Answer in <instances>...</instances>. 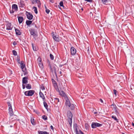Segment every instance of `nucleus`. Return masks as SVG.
<instances>
[{
	"instance_id": "obj_15",
	"label": "nucleus",
	"mask_w": 134,
	"mask_h": 134,
	"mask_svg": "<svg viewBox=\"0 0 134 134\" xmlns=\"http://www.w3.org/2000/svg\"><path fill=\"white\" fill-rule=\"evenodd\" d=\"M65 99V100H66V102H65V104L68 107L69 106H70V104H71L70 100L68 99V98L67 97Z\"/></svg>"
},
{
	"instance_id": "obj_7",
	"label": "nucleus",
	"mask_w": 134,
	"mask_h": 134,
	"mask_svg": "<svg viewBox=\"0 0 134 134\" xmlns=\"http://www.w3.org/2000/svg\"><path fill=\"white\" fill-rule=\"evenodd\" d=\"M26 13H27L26 16L27 18L29 20H31L33 17L32 15L30 13L27 12H26Z\"/></svg>"
},
{
	"instance_id": "obj_25",
	"label": "nucleus",
	"mask_w": 134,
	"mask_h": 134,
	"mask_svg": "<svg viewBox=\"0 0 134 134\" xmlns=\"http://www.w3.org/2000/svg\"><path fill=\"white\" fill-rule=\"evenodd\" d=\"M31 122L32 124L34 125H35L36 124V123L34 122V119L32 118H31Z\"/></svg>"
},
{
	"instance_id": "obj_22",
	"label": "nucleus",
	"mask_w": 134,
	"mask_h": 134,
	"mask_svg": "<svg viewBox=\"0 0 134 134\" xmlns=\"http://www.w3.org/2000/svg\"><path fill=\"white\" fill-rule=\"evenodd\" d=\"M54 102L55 103L57 104L58 102H59V99L57 98H54Z\"/></svg>"
},
{
	"instance_id": "obj_64",
	"label": "nucleus",
	"mask_w": 134,
	"mask_h": 134,
	"mask_svg": "<svg viewBox=\"0 0 134 134\" xmlns=\"http://www.w3.org/2000/svg\"><path fill=\"white\" fill-rule=\"evenodd\" d=\"M52 101H53V99H52Z\"/></svg>"
},
{
	"instance_id": "obj_10",
	"label": "nucleus",
	"mask_w": 134,
	"mask_h": 134,
	"mask_svg": "<svg viewBox=\"0 0 134 134\" xmlns=\"http://www.w3.org/2000/svg\"><path fill=\"white\" fill-rule=\"evenodd\" d=\"M14 28L15 32L16 34L17 35H20L21 34V32L18 29L16 28L15 27H14Z\"/></svg>"
},
{
	"instance_id": "obj_41",
	"label": "nucleus",
	"mask_w": 134,
	"mask_h": 134,
	"mask_svg": "<svg viewBox=\"0 0 134 134\" xmlns=\"http://www.w3.org/2000/svg\"><path fill=\"white\" fill-rule=\"evenodd\" d=\"M103 4H105L106 3L108 2L109 0H101Z\"/></svg>"
},
{
	"instance_id": "obj_29",
	"label": "nucleus",
	"mask_w": 134,
	"mask_h": 134,
	"mask_svg": "<svg viewBox=\"0 0 134 134\" xmlns=\"http://www.w3.org/2000/svg\"><path fill=\"white\" fill-rule=\"evenodd\" d=\"M31 44L34 51H36L37 50V49L36 47L34 46V44L33 43H32Z\"/></svg>"
},
{
	"instance_id": "obj_14",
	"label": "nucleus",
	"mask_w": 134,
	"mask_h": 134,
	"mask_svg": "<svg viewBox=\"0 0 134 134\" xmlns=\"http://www.w3.org/2000/svg\"><path fill=\"white\" fill-rule=\"evenodd\" d=\"M19 7L21 8L24 7L25 6V3L23 1H20L19 4Z\"/></svg>"
},
{
	"instance_id": "obj_62",
	"label": "nucleus",
	"mask_w": 134,
	"mask_h": 134,
	"mask_svg": "<svg viewBox=\"0 0 134 134\" xmlns=\"http://www.w3.org/2000/svg\"><path fill=\"white\" fill-rule=\"evenodd\" d=\"M81 10H82V11H83V8H81Z\"/></svg>"
},
{
	"instance_id": "obj_51",
	"label": "nucleus",
	"mask_w": 134,
	"mask_h": 134,
	"mask_svg": "<svg viewBox=\"0 0 134 134\" xmlns=\"http://www.w3.org/2000/svg\"><path fill=\"white\" fill-rule=\"evenodd\" d=\"M23 86V89H24L25 87V85L24 84H23L22 85Z\"/></svg>"
},
{
	"instance_id": "obj_37",
	"label": "nucleus",
	"mask_w": 134,
	"mask_h": 134,
	"mask_svg": "<svg viewBox=\"0 0 134 134\" xmlns=\"http://www.w3.org/2000/svg\"><path fill=\"white\" fill-rule=\"evenodd\" d=\"M12 53L14 55H16L17 54V52L15 50L12 51Z\"/></svg>"
},
{
	"instance_id": "obj_26",
	"label": "nucleus",
	"mask_w": 134,
	"mask_h": 134,
	"mask_svg": "<svg viewBox=\"0 0 134 134\" xmlns=\"http://www.w3.org/2000/svg\"><path fill=\"white\" fill-rule=\"evenodd\" d=\"M26 87L27 89H30L31 88V85L30 84H27L26 86Z\"/></svg>"
},
{
	"instance_id": "obj_17",
	"label": "nucleus",
	"mask_w": 134,
	"mask_h": 134,
	"mask_svg": "<svg viewBox=\"0 0 134 134\" xmlns=\"http://www.w3.org/2000/svg\"><path fill=\"white\" fill-rule=\"evenodd\" d=\"M19 23V24L21 23L24 20L23 16H18Z\"/></svg>"
},
{
	"instance_id": "obj_21",
	"label": "nucleus",
	"mask_w": 134,
	"mask_h": 134,
	"mask_svg": "<svg viewBox=\"0 0 134 134\" xmlns=\"http://www.w3.org/2000/svg\"><path fill=\"white\" fill-rule=\"evenodd\" d=\"M38 133L39 134H49V133L47 131H38Z\"/></svg>"
},
{
	"instance_id": "obj_1",
	"label": "nucleus",
	"mask_w": 134,
	"mask_h": 134,
	"mask_svg": "<svg viewBox=\"0 0 134 134\" xmlns=\"http://www.w3.org/2000/svg\"><path fill=\"white\" fill-rule=\"evenodd\" d=\"M29 30L31 35L33 37L35 40H36L38 36L37 32L36 31L35 29L32 28L30 29Z\"/></svg>"
},
{
	"instance_id": "obj_57",
	"label": "nucleus",
	"mask_w": 134,
	"mask_h": 134,
	"mask_svg": "<svg viewBox=\"0 0 134 134\" xmlns=\"http://www.w3.org/2000/svg\"><path fill=\"white\" fill-rule=\"evenodd\" d=\"M59 74H60V75H61V76H62V72H61V71H59Z\"/></svg>"
},
{
	"instance_id": "obj_28",
	"label": "nucleus",
	"mask_w": 134,
	"mask_h": 134,
	"mask_svg": "<svg viewBox=\"0 0 134 134\" xmlns=\"http://www.w3.org/2000/svg\"><path fill=\"white\" fill-rule=\"evenodd\" d=\"M52 80L53 84H54V86L55 87L56 86L57 87V82L55 81L53 79H52Z\"/></svg>"
},
{
	"instance_id": "obj_36",
	"label": "nucleus",
	"mask_w": 134,
	"mask_h": 134,
	"mask_svg": "<svg viewBox=\"0 0 134 134\" xmlns=\"http://www.w3.org/2000/svg\"><path fill=\"white\" fill-rule=\"evenodd\" d=\"M53 71H54L55 74V75L57 77V71L56 69V68L55 67H54L53 68Z\"/></svg>"
},
{
	"instance_id": "obj_47",
	"label": "nucleus",
	"mask_w": 134,
	"mask_h": 134,
	"mask_svg": "<svg viewBox=\"0 0 134 134\" xmlns=\"http://www.w3.org/2000/svg\"><path fill=\"white\" fill-rule=\"evenodd\" d=\"M7 104L8 105V106H9V107H10V106H12L11 105V104L9 102H7Z\"/></svg>"
},
{
	"instance_id": "obj_8",
	"label": "nucleus",
	"mask_w": 134,
	"mask_h": 134,
	"mask_svg": "<svg viewBox=\"0 0 134 134\" xmlns=\"http://www.w3.org/2000/svg\"><path fill=\"white\" fill-rule=\"evenodd\" d=\"M20 65L21 68L22 70L24 72H25V70H26L25 68V64H24L23 61H21L20 63Z\"/></svg>"
},
{
	"instance_id": "obj_33",
	"label": "nucleus",
	"mask_w": 134,
	"mask_h": 134,
	"mask_svg": "<svg viewBox=\"0 0 134 134\" xmlns=\"http://www.w3.org/2000/svg\"><path fill=\"white\" fill-rule=\"evenodd\" d=\"M33 9H34V11L35 13L36 14H37L38 12L37 7H33Z\"/></svg>"
},
{
	"instance_id": "obj_23",
	"label": "nucleus",
	"mask_w": 134,
	"mask_h": 134,
	"mask_svg": "<svg viewBox=\"0 0 134 134\" xmlns=\"http://www.w3.org/2000/svg\"><path fill=\"white\" fill-rule=\"evenodd\" d=\"M32 21H31V20H26V24L28 26L30 25L32 23Z\"/></svg>"
},
{
	"instance_id": "obj_53",
	"label": "nucleus",
	"mask_w": 134,
	"mask_h": 134,
	"mask_svg": "<svg viewBox=\"0 0 134 134\" xmlns=\"http://www.w3.org/2000/svg\"><path fill=\"white\" fill-rule=\"evenodd\" d=\"M48 66H49V67L52 66L50 64V63L49 62Z\"/></svg>"
},
{
	"instance_id": "obj_56",
	"label": "nucleus",
	"mask_w": 134,
	"mask_h": 134,
	"mask_svg": "<svg viewBox=\"0 0 134 134\" xmlns=\"http://www.w3.org/2000/svg\"><path fill=\"white\" fill-rule=\"evenodd\" d=\"M79 132H80V134L82 133H83L82 131H81L80 130H79Z\"/></svg>"
},
{
	"instance_id": "obj_42",
	"label": "nucleus",
	"mask_w": 134,
	"mask_h": 134,
	"mask_svg": "<svg viewBox=\"0 0 134 134\" xmlns=\"http://www.w3.org/2000/svg\"><path fill=\"white\" fill-rule=\"evenodd\" d=\"M59 4L60 5V6L61 7H64V5H63V1H61L60 2Z\"/></svg>"
},
{
	"instance_id": "obj_19",
	"label": "nucleus",
	"mask_w": 134,
	"mask_h": 134,
	"mask_svg": "<svg viewBox=\"0 0 134 134\" xmlns=\"http://www.w3.org/2000/svg\"><path fill=\"white\" fill-rule=\"evenodd\" d=\"M67 116L68 119L72 118V115L71 112L69 111L68 112Z\"/></svg>"
},
{
	"instance_id": "obj_6",
	"label": "nucleus",
	"mask_w": 134,
	"mask_h": 134,
	"mask_svg": "<svg viewBox=\"0 0 134 134\" xmlns=\"http://www.w3.org/2000/svg\"><path fill=\"white\" fill-rule=\"evenodd\" d=\"M71 53L72 55H74L76 53V50L73 47H72L70 49Z\"/></svg>"
},
{
	"instance_id": "obj_54",
	"label": "nucleus",
	"mask_w": 134,
	"mask_h": 134,
	"mask_svg": "<svg viewBox=\"0 0 134 134\" xmlns=\"http://www.w3.org/2000/svg\"><path fill=\"white\" fill-rule=\"evenodd\" d=\"M50 127L51 128V129L53 130L54 129V128H53V126L52 125H51V126H50Z\"/></svg>"
},
{
	"instance_id": "obj_27",
	"label": "nucleus",
	"mask_w": 134,
	"mask_h": 134,
	"mask_svg": "<svg viewBox=\"0 0 134 134\" xmlns=\"http://www.w3.org/2000/svg\"><path fill=\"white\" fill-rule=\"evenodd\" d=\"M69 107L70 108L71 110H73L75 108V106L73 104H70V106H69Z\"/></svg>"
},
{
	"instance_id": "obj_34",
	"label": "nucleus",
	"mask_w": 134,
	"mask_h": 134,
	"mask_svg": "<svg viewBox=\"0 0 134 134\" xmlns=\"http://www.w3.org/2000/svg\"><path fill=\"white\" fill-rule=\"evenodd\" d=\"M111 117L113 119H114L117 122H118V120L116 118L115 116H112Z\"/></svg>"
},
{
	"instance_id": "obj_3",
	"label": "nucleus",
	"mask_w": 134,
	"mask_h": 134,
	"mask_svg": "<svg viewBox=\"0 0 134 134\" xmlns=\"http://www.w3.org/2000/svg\"><path fill=\"white\" fill-rule=\"evenodd\" d=\"M51 34L53 38L55 41L58 42L60 41V40L59 37V36L57 35L56 33H54L53 32Z\"/></svg>"
},
{
	"instance_id": "obj_48",
	"label": "nucleus",
	"mask_w": 134,
	"mask_h": 134,
	"mask_svg": "<svg viewBox=\"0 0 134 134\" xmlns=\"http://www.w3.org/2000/svg\"><path fill=\"white\" fill-rule=\"evenodd\" d=\"M39 66L40 67H41V68H42L43 67V64H41H41L39 63Z\"/></svg>"
},
{
	"instance_id": "obj_31",
	"label": "nucleus",
	"mask_w": 134,
	"mask_h": 134,
	"mask_svg": "<svg viewBox=\"0 0 134 134\" xmlns=\"http://www.w3.org/2000/svg\"><path fill=\"white\" fill-rule=\"evenodd\" d=\"M111 106H113V109L114 110L116 109H118L116 105L114 104H111Z\"/></svg>"
},
{
	"instance_id": "obj_11",
	"label": "nucleus",
	"mask_w": 134,
	"mask_h": 134,
	"mask_svg": "<svg viewBox=\"0 0 134 134\" xmlns=\"http://www.w3.org/2000/svg\"><path fill=\"white\" fill-rule=\"evenodd\" d=\"M59 92L60 93V96L64 97L65 98L67 97L66 94L63 91H59Z\"/></svg>"
},
{
	"instance_id": "obj_2",
	"label": "nucleus",
	"mask_w": 134,
	"mask_h": 134,
	"mask_svg": "<svg viewBox=\"0 0 134 134\" xmlns=\"http://www.w3.org/2000/svg\"><path fill=\"white\" fill-rule=\"evenodd\" d=\"M18 9V8L17 5L15 4H13L12 5V9L11 10L10 9V13L11 14H13L14 13V11H17Z\"/></svg>"
},
{
	"instance_id": "obj_40",
	"label": "nucleus",
	"mask_w": 134,
	"mask_h": 134,
	"mask_svg": "<svg viewBox=\"0 0 134 134\" xmlns=\"http://www.w3.org/2000/svg\"><path fill=\"white\" fill-rule=\"evenodd\" d=\"M16 61L19 64H20V63L19 57L17 56V58L16 59Z\"/></svg>"
},
{
	"instance_id": "obj_49",
	"label": "nucleus",
	"mask_w": 134,
	"mask_h": 134,
	"mask_svg": "<svg viewBox=\"0 0 134 134\" xmlns=\"http://www.w3.org/2000/svg\"><path fill=\"white\" fill-rule=\"evenodd\" d=\"M13 44L14 46H15L17 44V43L15 41H14L13 43Z\"/></svg>"
},
{
	"instance_id": "obj_12",
	"label": "nucleus",
	"mask_w": 134,
	"mask_h": 134,
	"mask_svg": "<svg viewBox=\"0 0 134 134\" xmlns=\"http://www.w3.org/2000/svg\"><path fill=\"white\" fill-rule=\"evenodd\" d=\"M28 78L27 77H25L23 78V84H26L28 83L27 79Z\"/></svg>"
},
{
	"instance_id": "obj_58",
	"label": "nucleus",
	"mask_w": 134,
	"mask_h": 134,
	"mask_svg": "<svg viewBox=\"0 0 134 134\" xmlns=\"http://www.w3.org/2000/svg\"><path fill=\"white\" fill-rule=\"evenodd\" d=\"M132 125L133 126H134V123L133 122L132 123Z\"/></svg>"
},
{
	"instance_id": "obj_44",
	"label": "nucleus",
	"mask_w": 134,
	"mask_h": 134,
	"mask_svg": "<svg viewBox=\"0 0 134 134\" xmlns=\"http://www.w3.org/2000/svg\"><path fill=\"white\" fill-rule=\"evenodd\" d=\"M118 109L114 110L115 111V112L117 115L119 114L118 111Z\"/></svg>"
},
{
	"instance_id": "obj_13",
	"label": "nucleus",
	"mask_w": 134,
	"mask_h": 134,
	"mask_svg": "<svg viewBox=\"0 0 134 134\" xmlns=\"http://www.w3.org/2000/svg\"><path fill=\"white\" fill-rule=\"evenodd\" d=\"M78 126L76 124H75L74 125V128L75 130V132L76 134H79V132L77 130Z\"/></svg>"
},
{
	"instance_id": "obj_20",
	"label": "nucleus",
	"mask_w": 134,
	"mask_h": 134,
	"mask_svg": "<svg viewBox=\"0 0 134 134\" xmlns=\"http://www.w3.org/2000/svg\"><path fill=\"white\" fill-rule=\"evenodd\" d=\"M33 1H32V4H34V2H35L36 3H37L38 4V7L39 6V5H41V3H40V1L39 0H33Z\"/></svg>"
},
{
	"instance_id": "obj_46",
	"label": "nucleus",
	"mask_w": 134,
	"mask_h": 134,
	"mask_svg": "<svg viewBox=\"0 0 134 134\" xmlns=\"http://www.w3.org/2000/svg\"><path fill=\"white\" fill-rule=\"evenodd\" d=\"M114 94L116 96V93L117 92V91L115 90H113Z\"/></svg>"
},
{
	"instance_id": "obj_45",
	"label": "nucleus",
	"mask_w": 134,
	"mask_h": 134,
	"mask_svg": "<svg viewBox=\"0 0 134 134\" xmlns=\"http://www.w3.org/2000/svg\"><path fill=\"white\" fill-rule=\"evenodd\" d=\"M49 68L50 71L51 72L53 73V69L52 68V66L50 67Z\"/></svg>"
},
{
	"instance_id": "obj_16",
	"label": "nucleus",
	"mask_w": 134,
	"mask_h": 134,
	"mask_svg": "<svg viewBox=\"0 0 134 134\" xmlns=\"http://www.w3.org/2000/svg\"><path fill=\"white\" fill-rule=\"evenodd\" d=\"M9 113L10 116H12L13 115L14 113L13 111L12 106H10L9 108Z\"/></svg>"
},
{
	"instance_id": "obj_35",
	"label": "nucleus",
	"mask_w": 134,
	"mask_h": 134,
	"mask_svg": "<svg viewBox=\"0 0 134 134\" xmlns=\"http://www.w3.org/2000/svg\"><path fill=\"white\" fill-rule=\"evenodd\" d=\"M42 118L44 120H46L47 119V116L45 115H43L42 116Z\"/></svg>"
},
{
	"instance_id": "obj_24",
	"label": "nucleus",
	"mask_w": 134,
	"mask_h": 134,
	"mask_svg": "<svg viewBox=\"0 0 134 134\" xmlns=\"http://www.w3.org/2000/svg\"><path fill=\"white\" fill-rule=\"evenodd\" d=\"M43 103L44 106L46 109H47L48 105H47V104L46 102V100H44V101L43 100Z\"/></svg>"
},
{
	"instance_id": "obj_63",
	"label": "nucleus",
	"mask_w": 134,
	"mask_h": 134,
	"mask_svg": "<svg viewBox=\"0 0 134 134\" xmlns=\"http://www.w3.org/2000/svg\"><path fill=\"white\" fill-rule=\"evenodd\" d=\"M80 134H84V133H80Z\"/></svg>"
},
{
	"instance_id": "obj_30",
	"label": "nucleus",
	"mask_w": 134,
	"mask_h": 134,
	"mask_svg": "<svg viewBox=\"0 0 134 134\" xmlns=\"http://www.w3.org/2000/svg\"><path fill=\"white\" fill-rule=\"evenodd\" d=\"M40 88L42 90H45V87L43 84H42L40 86Z\"/></svg>"
},
{
	"instance_id": "obj_52",
	"label": "nucleus",
	"mask_w": 134,
	"mask_h": 134,
	"mask_svg": "<svg viewBox=\"0 0 134 134\" xmlns=\"http://www.w3.org/2000/svg\"><path fill=\"white\" fill-rule=\"evenodd\" d=\"M85 1L89 2H92V0H85Z\"/></svg>"
},
{
	"instance_id": "obj_5",
	"label": "nucleus",
	"mask_w": 134,
	"mask_h": 134,
	"mask_svg": "<svg viewBox=\"0 0 134 134\" xmlns=\"http://www.w3.org/2000/svg\"><path fill=\"white\" fill-rule=\"evenodd\" d=\"M102 124H100L97 122H93L91 124V127L92 128H95L97 127L102 126Z\"/></svg>"
},
{
	"instance_id": "obj_61",
	"label": "nucleus",
	"mask_w": 134,
	"mask_h": 134,
	"mask_svg": "<svg viewBox=\"0 0 134 134\" xmlns=\"http://www.w3.org/2000/svg\"><path fill=\"white\" fill-rule=\"evenodd\" d=\"M35 27H36V28H38L37 27V26L36 25H35Z\"/></svg>"
},
{
	"instance_id": "obj_39",
	"label": "nucleus",
	"mask_w": 134,
	"mask_h": 134,
	"mask_svg": "<svg viewBox=\"0 0 134 134\" xmlns=\"http://www.w3.org/2000/svg\"><path fill=\"white\" fill-rule=\"evenodd\" d=\"M50 57L51 59V60H53L54 59V57L53 55L51 54H50Z\"/></svg>"
},
{
	"instance_id": "obj_50",
	"label": "nucleus",
	"mask_w": 134,
	"mask_h": 134,
	"mask_svg": "<svg viewBox=\"0 0 134 134\" xmlns=\"http://www.w3.org/2000/svg\"><path fill=\"white\" fill-rule=\"evenodd\" d=\"M49 1L51 3H54V0H49Z\"/></svg>"
},
{
	"instance_id": "obj_60",
	"label": "nucleus",
	"mask_w": 134,
	"mask_h": 134,
	"mask_svg": "<svg viewBox=\"0 0 134 134\" xmlns=\"http://www.w3.org/2000/svg\"><path fill=\"white\" fill-rule=\"evenodd\" d=\"M45 9H46H46H48L47 7H46V6H45Z\"/></svg>"
},
{
	"instance_id": "obj_18",
	"label": "nucleus",
	"mask_w": 134,
	"mask_h": 134,
	"mask_svg": "<svg viewBox=\"0 0 134 134\" xmlns=\"http://www.w3.org/2000/svg\"><path fill=\"white\" fill-rule=\"evenodd\" d=\"M39 95L40 97L42 98L43 99V100L44 101V100H45V97L44 96V94L42 92H41L40 91L39 93Z\"/></svg>"
},
{
	"instance_id": "obj_59",
	"label": "nucleus",
	"mask_w": 134,
	"mask_h": 134,
	"mask_svg": "<svg viewBox=\"0 0 134 134\" xmlns=\"http://www.w3.org/2000/svg\"><path fill=\"white\" fill-rule=\"evenodd\" d=\"M97 112H95L94 113V114H97Z\"/></svg>"
},
{
	"instance_id": "obj_38",
	"label": "nucleus",
	"mask_w": 134,
	"mask_h": 134,
	"mask_svg": "<svg viewBox=\"0 0 134 134\" xmlns=\"http://www.w3.org/2000/svg\"><path fill=\"white\" fill-rule=\"evenodd\" d=\"M86 51H87V53L88 54H90V51L89 50V47H88L87 48H86V49L85 50Z\"/></svg>"
},
{
	"instance_id": "obj_43",
	"label": "nucleus",
	"mask_w": 134,
	"mask_h": 134,
	"mask_svg": "<svg viewBox=\"0 0 134 134\" xmlns=\"http://www.w3.org/2000/svg\"><path fill=\"white\" fill-rule=\"evenodd\" d=\"M50 10L48 9H46V12L47 14H49L50 12Z\"/></svg>"
},
{
	"instance_id": "obj_9",
	"label": "nucleus",
	"mask_w": 134,
	"mask_h": 134,
	"mask_svg": "<svg viewBox=\"0 0 134 134\" xmlns=\"http://www.w3.org/2000/svg\"><path fill=\"white\" fill-rule=\"evenodd\" d=\"M6 29L8 30H11L12 29V24L11 23H8L6 25Z\"/></svg>"
},
{
	"instance_id": "obj_55",
	"label": "nucleus",
	"mask_w": 134,
	"mask_h": 134,
	"mask_svg": "<svg viewBox=\"0 0 134 134\" xmlns=\"http://www.w3.org/2000/svg\"><path fill=\"white\" fill-rule=\"evenodd\" d=\"M100 101L102 103H103V100H102V99H99Z\"/></svg>"
},
{
	"instance_id": "obj_32",
	"label": "nucleus",
	"mask_w": 134,
	"mask_h": 134,
	"mask_svg": "<svg viewBox=\"0 0 134 134\" xmlns=\"http://www.w3.org/2000/svg\"><path fill=\"white\" fill-rule=\"evenodd\" d=\"M68 122L70 125L71 126V125L72 124V119L71 118H70L68 119Z\"/></svg>"
},
{
	"instance_id": "obj_4",
	"label": "nucleus",
	"mask_w": 134,
	"mask_h": 134,
	"mask_svg": "<svg viewBox=\"0 0 134 134\" xmlns=\"http://www.w3.org/2000/svg\"><path fill=\"white\" fill-rule=\"evenodd\" d=\"M35 91L34 90H30L25 91L24 93L25 95L27 96H31L34 94Z\"/></svg>"
}]
</instances>
